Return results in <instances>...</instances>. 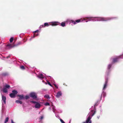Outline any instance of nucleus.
<instances>
[{"label":"nucleus","mask_w":123,"mask_h":123,"mask_svg":"<svg viewBox=\"0 0 123 123\" xmlns=\"http://www.w3.org/2000/svg\"><path fill=\"white\" fill-rule=\"evenodd\" d=\"M96 19H97V20L98 21H107L110 20L112 19L113 18H104L103 17H98L96 18Z\"/></svg>","instance_id":"f257e3e1"},{"label":"nucleus","mask_w":123,"mask_h":123,"mask_svg":"<svg viewBox=\"0 0 123 123\" xmlns=\"http://www.w3.org/2000/svg\"><path fill=\"white\" fill-rule=\"evenodd\" d=\"M51 24H49L48 23H45L44 24V26H48L50 25H51L53 26H55L58 25V22H52L51 23Z\"/></svg>","instance_id":"f03ea898"},{"label":"nucleus","mask_w":123,"mask_h":123,"mask_svg":"<svg viewBox=\"0 0 123 123\" xmlns=\"http://www.w3.org/2000/svg\"><path fill=\"white\" fill-rule=\"evenodd\" d=\"M29 95L30 97L34 99H36L37 98V94L34 92H31L30 94Z\"/></svg>","instance_id":"7ed1b4c3"},{"label":"nucleus","mask_w":123,"mask_h":123,"mask_svg":"<svg viewBox=\"0 0 123 123\" xmlns=\"http://www.w3.org/2000/svg\"><path fill=\"white\" fill-rule=\"evenodd\" d=\"M10 87V86L9 85L6 84L4 87L3 89V91L5 93L7 92V89H9Z\"/></svg>","instance_id":"20e7f679"},{"label":"nucleus","mask_w":123,"mask_h":123,"mask_svg":"<svg viewBox=\"0 0 123 123\" xmlns=\"http://www.w3.org/2000/svg\"><path fill=\"white\" fill-rule=\"evenodd\" d=\"M96 112V111H94V112L93 113V114L92 115H91L90 114L89 115V116L87 118V119L86 120V122H84L83 123H88V122H89L90 120L91 119V116L92 117L95 114Z\"/></svg>","instance_id":"39448f33"},{"label":"nucleus","mask_w":123,"mask_h":123,"mask_svg":"<svg viewBox=\"0 0 123 123\" xmlns=\"http://www.w3.org/2000/svg\"><path fill=\"white\" fill-rule=\"evenodd\" d=\"M14 42L13 44L9 43L8 44L6 45L9 48V49L12 48L14 47H15L14 44Z\"/></svg>","instance_id":"423d86ee"},{"label":"nucleus","mask_w":123,"mask_h":123,"mask_svg":"<svg viewBox=\"0 0 123 123\" xmlns=\"http://www.w3.org/2000/svg\"><path fill=\"white\" fill-rule=\"evenodd\" d=\"M108 82V79L107 78L106 79L105 84L104 85V86L103 88V90L105 89L106 87L107 86V83Z\"/></svg>","instance_id":"0eeeda50"},{"label":"nucleus","mask_w":123,"mask_h":123,"mask_svg":"<svg viewBox=\"0 0 123 123\" xmlns=\"http://www.w3.org/2000/svg\"><path fill=\"white\" fill-rule=\"evenodd\" d=\"M62 93L61 91L58 92L57 93V94L56 95V97L57 98L60 97L61 96H62Z\"/></svg>","instance_id":"6e6552de"},{"label":"nucleus","mask_w":123,"mask_h":123,"mask_svg":"<svg viewBox=\"0 0 123 123\" xmlns=\"http://www.w3.org/2000/svg\"><path fill=\"white\" fill-rule=\"evenodd\" d=\"M87 18L88 19V21H91L92 20L96 21V20H95L96 19V18H92V17H87Z\"/></svg>","instance_id":"1a4fd4ad"},{"label":"nucleus","mask_w":123,"mask_h":123,"mask_svg":"<svg viewBox=\"0 0 123 123\" xmlns=\"http://www.w3.org/2000/svg\"><path fill=\"white\" fill-rule=\"evenodd\" d=\"M37 77L41 79H43L44 78V76L43 74H41L38 75Z\"/></svg>","instance_id":"9d476101"},{"label":"nucleus","mask_w":123,"mask_h":123,"mask_svg":"<svg viewBox=\"0 0 123 123\" xmlns=\"http://www.w3.org/2000/svg\"><path fill=\"white\" fill-rule=\"evenodd\" d=\"M17 96H18L19 97V99L20 100L24 99L25 98L23 95L18 94L17 95Z\"/></svg>","instance_id":"9b49d317"},{"label":"nucleus","mask_w":123,"mask_h":123,"mask_svg":"<svg viewBox=\"0 0 123 123\" xmlns=\"http://www.w3.org/2000/svg\"><path fill=\"white\" fill-rule=\"evenodd\" d=\"M41 105L38 102L36 103L35 107L36 108H39L40 107Z\"/></svg>","instance_id":"f8f14e48"},{"label":"nucleus","mask_w":123,"mask_h":123,"mask_svg":"<svg viewBox=\"0 0 123 123\" xmlns=\"http://www.w3.org/2000/svg\"><path fill=\"white\" fill-rule=\"evenodd\" d=\"M6 98L5 96H2V100L3 101L4 104L6 103Z\"/></svg>","instance_id":"ddd939ff"},{"label":"nucleus","mask_w":123,"mask_h":123,"mask_svg":"<svg viewBox=\"0 0 123 123\" xmlns=\"http://www.w3.org/2000/svg\"><path fill=\"white\" fill-rule=\"evenodd\" d=\"M12 93L15 95V96L18 93L17 91L15 90H14L12 91Z\"/></svg>","instance_id":"4468645a"},{"label":"nucleus","mask_w":123,"mask_h":123,"mask_svg":"<svg viewBox=\"0 0 123 123\" xmlns=\"http://www.w3.org/2000/svg\"><path fill=\"white\" fill-rule=\"evenodd\" d=\"M118 58H113V63H115L117 62L118 60Z\"/></svg>","instance_id":"2eb2a0df"},{"label":"nucleus","mask_w":123,"mask_h":123,"mask_svg":"<svg viewBox=\"0 0 123 123\" xmlns=\"http://www.w3.org/2000/svg\"><path fill=\"white\" fill-rule=\"evenodd\" d=\"M9 96L11 98H14L16 96L15 95L12 93L10 94Z\"/></svg>","instance_id":"dca6fc26"},{"label":"nucleus","mask_w":123,"mask_h":123,"mask_svg":"<svg viewBox=\"0 0 123 123\" xmlns=\"http://www.w3.org/2000/svg\"><path fill=\"white\" fill-rule=\"evenodd\" d=\"M82 19H80L77 20H76L75 21V23H79L81 22Z\"/></svg>","instance_id":"f3484780"},{"label":"nucleus","mask_w":123,"mask_h":123,"mask_svg":"<svg viewBox=\"0 0 123 123\" xmlns=\"http://www.w3.org/2000/svg\"><path fill=\"white\" fill-rule=\"evenodd\" d=\"M65 25V22H62L61 24V26L62 27H64Z\"/></svg>","instance_id":"a211bd4d"},{"label":"nucleus","mask_w":123,"mask_h":123,"mask_svg":"<svg viewBox=\"0 0 123 123\" xmlns=\"http://www.w3.org/2000/svg\"><path fill=\"white\" fill-rule=\"evenodd\" d=\"M16 102L17 103H19L20 104H22V102L21 101L18 100H16Z\"/></svg>","instance_id":"6ab92c4d"},{"label":"nucleus","mask_w":123,"mask_h":123,"mask_svg":"<svg viewBox=\"0 0 123 123\" xmlns=\"http://www.w3.org/2000/svg\"><path fill=\"white\" fill-rule=\"evenodd\" d=\"M44 97L45 98H46L48 99H49L50 98V97H49V96L48 95H45L44 96Z\"/></svg>","instance_id":"aec40b11"},{"label":"nucleus","mask_w":123,"mask_h":123,"mask_svg":"<svg viewBox=\"0 0 123 123\" xmlns=\"http://www.w3.org/2000/svg\"><path fill=\"white\" fill-rule=\"evenodd\" d=\"M21 44V42H19L15 44H14V45H15V46H17L18 45H20V44Z\"/></svg>","instance_id":"412c9836"},{"label":"nucleus","mask_w":123,"mask_h":123,"mask_svg":"<svg viewBox=\"0 0 123 123\" xmlns=\"http://www.w3.org/2000/svg\"><path fill=\"white\" fill-rule=\"evenodd\" d=\"M70 22L73 23L74 24H76L75 21L74 20H71L70 21Z\"/></svg>","instance_id":"4be33fe9"},{"label":"nucleus","mask_w":123,"mask_h":123,"mask_svg":"<svg viewBox=\"0 0 123 123\" xmlns=\"http://www.w3.org/2000/svg\"><path fill=\"white\" fill-rule=\"evenodd\" d=\"M7 74L6 73H4L2 74V75L3 76H6L7 75Z\"/></svg>","instance_id":"5701e85b"},{"label":"nucleus","mask_w":123,"mask_h":123,"mask_svg":"<svg viewBox=\"0 0 123 123\" xmlns=\"http://www.w3.org/2000/svg\"><path fill=\"white\" fill-rule=\"evenodd\" d=\"M13 38L12 37H11L10 39V41L11 43H12L13 40Z\"/></svg>","instance_id":"b1692460"},{"label":"nucleus","mask_w":123,"mask_h":123,"mask_svg":"<svg viewBox=\"0 0 123 123\" xmlns=\"http://www.w3.org/2000/svg\"><path fill=\"white\" fill-rule=\"evenodd\" d=\"M111 64H109L108 65L107 67V68L108 69H109L110 68H111Z\"/></svg>","instance_id":"393cba45"},{"label":"nucleus","mask_w":123,"mask_h":123,"mask_svg":"<svg viewBox=\"0 0 123 123\" xmlns=\"http://www.w3.org/2000/svg\"><path fill=\"white\" fill-rule=\"evenodd\" d=\"M98 104V101L94 105V107H95V106H97Z\"/></svg>","instance_id":"a878e982"},{"label":"nucleus","mask_w":123,"mask_h":123,"mask_svg":"<svg viewBox=\"0 0 123 123\" xmlns=\"http://www.w3.org/2000/svg\"><path fill=\"white\" fill-rule=\"evenodd\" d=\"M30 98V97L28 95H26L25 96V99L27 100L28 99Z\"/></svg>","instance_id":"bb28decb"},{"label":"nucleus","mask_w":123,"mask_h":123,"mask_svg":"<svg viewBox=\"0 0 123 123\" xmlns=\"http://www.w3.org/2000/svg\"><path fill=\"white\" fill-rule=\"evenodd\" d=\"M9 120V118L8 117H7L6 118L5 121L6 122H7Z\"/></svg>","instance_id":"cd10ccee"},{"label":"nucleus","mask_w":123,"mask_h":123,"mask_svg":"<svg viewBox=\"0 0 123 123\" xmlns=\"http://www.w3.org/2000/svg\"><path fill=\"white\" fill-rule=\"evenodd\" d=\"M20 68L22 69H25V68L24 66H21Z\"/></svg>","instance_id":"c85d7f7f"},{"label":"nucleus","mask_w":123,"mask_h":123,"mask_svg":"<svg viewBox=\"0 0 123 123\" xmlns=\"http://www.w3.org/2000/svg\"><path fill=\"white\" fill-rule=\"evenodd\" d=\"M102 95L103 97H105L106 95V93L105 92H103L102 93Z\"/></svg>","instance_id":"c756f323"},{"label":"nucleus","mask_w":123,"mask_h":123,"mask_svg":"<svg viewBox=\"0 0 123 123\" xmlns=\"http://www.w3.org/2000/svg\"><path fill=\"white\" fill-rule=\"evenodd\" d=\"M45 105L46 106L49 105H50L49 103L48 102H47L46 103H45Z\"/></svg>","instance_id":"7c9ffc66"},{"label":"nucleus","mask_w":123,"mask_h":123,"mask_svg":"<svg viewBox=\"0 0 123 123\" xmlns=\"http://www.w3.org/2000/svg\"><path fill=\"white\" fill-rule=\"evenodd\" d=\"M60 121L62 123H65L61 119H60Z\"/></svg>","instance_id":"2f4dec72"},{"label":"nucleus","mask_w":123,"mask_h":123,"mask_svg":"<svg viewBox=\"0 0 123 123\" xmlns=\"http://www.w3.org/2000/svg\"><path fill=\"white\" fill-rule=\"evenodd\" d=\"M31 102L32 103H35V104H36V103L37 102H35V101H31Z\"/></svg>","instance_id":"473e14b6"},{"label":"nucleus","mask_w":123,"mask_h":123,"mask_svg":"<svg viewBox=\"0 0 123 123\" xmlns=\"http://www.w3.org/2000/svg\"><path fill=\"white\" fill-rule=\"evenodd\" d=\"M37 35H38V34H37L36 35H35V33H34V35L33 36V37L34 38V37H35V36H37Z\"/></svg>","instance_id":"72a5a7b5"},{"label":"nucleus","mask_w":123,"mask_h":123,"mask_svg":"<svg viewBox=\"0 0 123 123\" xmlns=\"http://www.w3.org/2000/svg\"><path fill=\"white\" fill-rule=\"evenodd\" d=\"M45 27V26H44V25H41L40 26V27L41 28H42V27Z\"/></svg>","instance_id":"f704fd0d"},{"label":"nucleus","mask_w":123,"mask_h":123,"mask_svg":"<svg viewBox=\"0 0 123 123\" xmlns=\"http://www.w3.org/2000/svg\"><path fill=\"white\" fill-rule=\"evenodd\" d=\"M54 86H55V87L56 88H58V87H57V86L56 85V84H54Z\"/></svg>","instance_id":"c9c22d12"},{"label":"nucleus","mask_w":123,"mask_h":123,"mask_svg":"<svg viewBox=\"0 0 123 123\" xmlns=\"http://www.w3.org/2000/svg\"><path fill=\"white\" fill-rule=\"evenodd\" d=\"M48 84L50 86H52V85L50 83V82H48Z\"/></svg>","instance_id":"e433bc0d"},{"label":"nucleus","mask_w":123,"mask_h":123,"mask_svg":"<svg viewBox=\"0 0 123 123\" xmlns=\"http://www.w3.org/2000/svg\"><path fill=\"white\" fill-rule=\"evenodd\" d=\"M38 32V30H36V31H34V33H36V32Z\"/></svg>","instance_id":"4c0bfd02"},{"label":"nucleus","mask_w":123,"mask_h":123,"mask_svg":"<svg viewBox=\"0 0 123 123\" xmlns=\"http://www.w3.org/2000/svg\"><path fill=\"white\" fill-rule=\"evenodd\" d=\"M43 118V116H41L40 118V119L41 120V119H42Z\"/></svg>","instance_id":"58836bf2"},{"label":"nucleus","mask_w":123,"mask_h":123,"mask_svg":"<svg viewBox=\"0 0 123 123\" xmlns=\"http://www.w3.org/2000/svg\"><path fill=\"white\" fill-rule=\"evenodd\" d=\"M11 123H15L14 122L12 119L11 120Z\"/></svg>","instance_id":"ea45409f"},{"label":"nucleus","mask_w":123,"mask_h":123,"mask_svg":"<svg viewBox=\"0 0 123 123\" xmlns=\"http://www.w3.org/2000/svg\"><path fill=\"white\" fill-rule=\"evenodd\" d=\"M10 56H8L6 58H10Z\"/></svg>","instance_id":"a19ab883"},{"label":"nucleus","mask_w":123,"mask_h":123,"mask_svg":"<svg viewBox=\"0 0 123 123\" xmlns=\"http://www.w3.org/2000/svg\"><path fill=\"white\" fill-rule=\"evenodd\" d=\"M92 121L91 120H90L89 122H88L89 123H91Z\"/></svg>","instance_id":"79ce46f5"},{"label":"nucleus","mask_w":123,"mask_h":123,"mask_svg":"<svg viewBox=\"0 0 123 123\" xmlns=\"http://www.w3.org/2000/svg\"><path fill=\"white\" fill-rule=\"evenodd\" d=\"M71 120H70L69 121V123H70V122H71Z\"/></svg>","instance_id":"37998d69"},{"label":"nucleus","mask_w":123,"mask_h":123,"mask_svg":"<svg viewBox=\"0 0 123 123\" xmlns=\"http://www.w3.org/2000/svg\"><path fill=\"white\" fill-rule=\"evenodd\" d=\"M7 122H6L5 121V122L4 123H6Z\"/></svg>","instance_id":"c03bdc74"},{"label":"nucleus","mask_w":123,"mask_h":123,"mask_svg":"<svg viewBox=\"0 0 123 123\" xmlns=\"http://www.w3.org/2000/svg\"><path fill=\"white\" fill-rule=\"evenodd\" d=\"M101 96H102V95H101Z\"/></svg>","instance_id":"a18cd8bd"},{"label":"nucleus","mask_w":123,"mask_h":123,"mask_svg":"<svg viewBox=\"0 0 123 123\" xmlns=\"http://www.w3.org/2000/svg\"><path fill=\"white\" fill-rule=\"evenodd\" d=\"M87 22V21H86V22Z\"/></svg>","instance_id":"49530a36"}]
</instances>
